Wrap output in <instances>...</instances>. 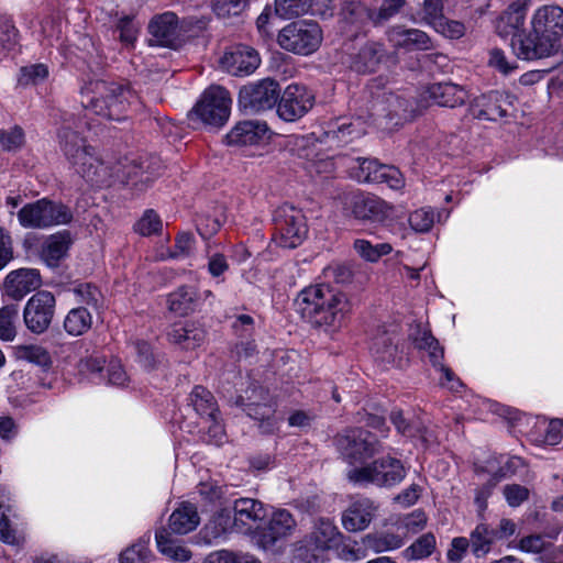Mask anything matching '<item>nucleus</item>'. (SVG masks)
Segmentation results:
<instances>
[{"label": "nucleus", "mask_w": 563, "mask_h": 563, "mask_svg": "<svg viewBox=\"0 0 563 563\" xmlns=\"http://www.w3.org/2000/svg\"><path fill=\"white\" fill-rule=\"evenodd\" d=\"M280 95L279 85L273 79H263L243 86L239 92L240 106L250 112H261L273 109Z\"/></svg>", "instance_id": "obj_13"}, {"label": "nucleus", "mask_w": 563, "mask_h": 563, "mask_svg": "<svg viewBox=\"0 0 563 563\" xmlns=\"http://www.w3.org/2000/svg\"><path fill=\"white\" fill-rule=\"evenodd\" d=\"M42 285L41 274L35 268H19L10 272L3 282L4 294L13 300H21Z\"/></svg>", "instance_id": "obj_24"}, {"label": "nucleus", "mask_w": 563, "mask_h": 563, "mask_svg": "<svg viewBox=\"0 0 563 563\" xmlns=\"http://www.w3.org/2000/svg\"><path fill=\"white\" fill-rule=\"evenodd\" d=\"M530 24L529 31L521 30L511 37L514 54L523 60H536L556 53L563 37V9L542 5L533 13Z\"/></svg>", "instance_id": "obj_1"}, {"label": "nucleus", "mask_w": 563, "mask_h": 563, "mask_svg": "<svg viewBox=\"0 0 563 563\" xmlns=\"http://www.w3.org/2000/svg\"><path fill=\"white\" fill-rule=\"evenodd\" d=\"M84 126L89 128V123L82 120L74 121L69 118L64 120L58 132L60 150L71 165L81 158V154H87L93 148L80 135Z\"/></svg>", "instance_id": "obj_18"}, {"label": "nucleus", "mask_w": 563, "mask_h": 563, "mask_svg": "<svg viewBox=\"0 0 563 563\" xmlns=\"http://www.w3.org/2000/svg\"><path fill=\"white\" fill-rule=\"evenodd\" d=\"M429 98L441 107L454 108L464 103L465 90L452 82H438L428 88Z\"/></svg>", "instance_id": "obj_33"}, {"label": "nucleus", "mask_w": 563, "mask_h": 563, "mask_svg": "<svg viewBox=\"0 0 563 563\" xmlns=\"http://www.w3.org/2000/svg\"><path fill=\"white\" fill-rule=\"evenodd\" d=\"M225 221L223 207L214 210L213 214L201 213L196 218V228L203 239H209L216 234Z\"/></svg>", "instance_id": "obj_43"}, {"label": "nucleus", "mask_w": 563, "mask_h": 563, "mask_svg": "<svg viewBox=\"0 0 563 563\" xmlns=\"http://www.w3.org/2000/svg\"><path fill=\"white\" fill-rule=\"evenodd\" d=\"M147 549L143 544H134L120 555V563H145Z\"/></svg>", "instance_id": "obj_64"}, {"label": "nucleus", "mask_w": 563, "mask_h": 563, "mask_svg": "<svg viewBox=\"0 0 563 563\" xmlns=\"http://www.w3.org/2000/svg\"><path fill=\"white\" fill-rule=\"evenodd\" d=\"M301 318L314 327L340 325L351 311L345 294L329 284H317L302 289L296 299Z\"/></svg>", "instance_id": "obj_2"}, {"label": "nucleus", "mask_w": 563, "mask_h": 563, "mask_svg": "<svg viewBox=\"0 0 563 563\" xmlns=\"http://www.w3.org/2000/svg\"><path fill=\"white\" fill-rule=\"evenodd\" d=\"M56 300L52 292L41 290L26 302L23 319L26 328L33 333H43L49 327L55 313Z\"/></svg>", "instance_id": "obj_16"}, {"label": "nucleus", "mask_w": 563, "mask_h": 563, "mask_svg": "<svg viewBox=\"0 0 563 563\" xmlns=\"http://www.w3.org/2000/svg\"><path fill=\"white\" fill-rule=\"evenodd\" d=\"M323 32L312 20H298L285 25L278 33L277 42L287 52L307 56L321 45Z\"/></svg>", "instance_id": "obj_8"}, {"label": "nucleus", "mask_w": 563, "mask_h": 563, "mask_svg": "<svg viewBox=\"0 0 563 563\" xmlns=\"http://www.w3.org/2000/svg\"><path fill=\"white\" fill-rule=\"evenodd\" d=\"M79 306L88 308L91 312L98 311L102 305L103 296L100 289L91 283H79L71 288Z\"/></svg>", "instance_id": "obj_39"}, {"label": "nucleus", "mask_w": 563, "mask_h": 563, "mask_svg": "<svg viewBox=\"0 0 563 563\" xmlns=\"http://www.w3.org/2000/svg\"><path fill=\"white\" fill-rule=\"evenodd\" d=\"M406 0H383L378 10H374L372 22L374 25H380L395 16L405 5Z\"/></svg>", "instance_id": "obj_53"}, {"label": "nucleus", "mask_w": 563, "mask_h": 563, "mask_svg": "<svg viewBox=\"0 0 563 563\" xmlns=\"http://www.w3.org/2000/svg\"><path fill=\"white\" fill-rule=\"evenodd\" d=\"M354 249L361 257L368 262H377L382 256L387 255L393 251L389 243H378L374 245L364 239L355 240Z\"/></svg>", "instance_id": "obj_47"}, {"label": "nucleus", "mask_w": 563, "mask_h": 563, "mask_svg": "<svg viewBox=\"0 0 563 563\" xmlns=\"http://www.w3.org/2000/svg\"><path fill=\"white\" fill-rule=\"evenodd\" d=\"M73 240L68 231H62L52 235L43 246L41 256L51 267L57 266L66 255Z\"/></svg>", "instance_id": "obj_34"}, {"label": "nucleus", "mask_w": 563, "mask_h": 563, "mask_svg": "<svg viewBox=\"0 0 563 563\" xmlns=\"http://www.w3.org/2000/svg\"><path fill=\"white\" fill-rule=\"evenodd\" d=\"M276 234L274 243L282 249H296L307 235V225L301 210L284 205L276 209L274 214Z\"/></svg>", "instance_id": "obj_10"}, {"label": "nucleus", "mask_w": 563, "mask_h": 563, "mask_svg": "<svg viewBox=\"0 0 563 563\" xmlns=\"http://www.w3.org/2000/svg\"><path fill=\"white\" fill-rule=\"evenodd\" d=\"M231 98L220 86H211L205 90L199 101L189 112L191 122L200 121L208 125L221 126L230 115Z\"/></svg>", "instance_id": "obj_9"}, {"label": "nucleus", "mask_w": 563, "mask_h": 563, "mask_svg": "<svg viewBox=\"0 0 563 563\" xmlns=\"http://www.w3.org/2000/svg\"><path fill=\"white\" fill-rule=\"evenodd\" d=\"M48 76V68L44 64L24 66L20 69L18 82L21 86L36 85Z\"/></svg>", "instance_id": "obj_52"}, {"label": "nucleus", "mask_w": 563, "mask_h": 563, "mask_svg": "<svg viewBox=\"0 0 563 563\" xmlns=\"http://www.w3.org/2000/svg\"><path fill=\"white\" fill-rule=\"evenodd\" d=\"M390 420L398 432L404 435L416 437L422 432V428L420 426L408 422L399 410L391 411Z\"/></svg>", "instance_id": "obj_61"}, {"label": "nucleus", "mask_w": 563, "mask_h": 563, "mask_svg": "<svg viewBox=\"0 0 563 563\" xmlns=\"http://www.w3.org/2000/svg\"><path fill=\"white\" fill-rule=\"evenodd\" d=\"M258 53L247 45H236L220 58L221 67L232 76H249L260 66Z\"/></svg>", "instance_id": "obj_19"}, {"label": "nucleus", "mask_w": 563, "mask_h": 563, "mask_svg": "<svg viewBox=\"0 0 563 563\" xmlns=\"http://www.w3.org/2000/svg\"><path fill=\"white\" fill-rule=\"evenodd\" d=\"M372 15H374V10H369L360 1L354 0L344 1L340 10L341 21L356 27L362 26L367 20L372 21Z\"/></svg>", "instance_id": "obj_41"}, {"label": "nucleus", "mask_w": 563, "mask_h": 563, "mask_svg": "<svg viewBox=\"0 0 563 563\" xmlns=\"http://www.w3.org/2000/svg\"><path fill=\"white\" fill-rule=\"evenodd\" d=\"M92 325V312L84 307L78 306L68 311L64 319L65 331L74 336L86 333Z\"/></svg>", "instance_id": "obj_35"}, {"label": "nucleus", "mask_w": 563, "mask_h": 563, "mask_svg": "<svg viewBox=\"0 0 563 563\" xmlns=\"http://www.w3.org/2000/svg\"><path fill=\"white\" fill-rule=\"evenodd\" d=\"M515 98L504 91H490L475 98L468 107V115L479 121H498L509 114Z\"/></svg>", "instance_id": "obj_17"}, {"label": "nucleus", "mask_w": 563, "mask_h": 563, "mask_svg": "<svg viewBox=\"0 0 563 563\" xmlns=\"http://www.w3.org/2000/svg\"><path fill=\"white\" fill-rule=\"evenodd\" d=\"M200 518L197 508L190 503H183L168 519V529L161 528L155 533L158 551L177 562L190 560L191 553L186 548L176 544L170 533L186 534L197 528Z\"/></svg>", "instance_id": "obj_4"}, {"label": "nucleus", "mask_w": 563, "mask_h": 563, "mask_svg": "<svg viewBox=\"0 0 563 563\" xmlns=\"http://www.w3.org/2000/svg\"><path fill=\"white\" fill-rule=\"evenodd\" d=\"M207 331L194 321L175 323L167 332L168 341L181 350H195L206 341Z\"/></svg>", "instance_id": "obj_26"}, {"label": "nucleus", "mask_w": 563, "mask_h": 563, "mask_svg": "<svg viewBox=\"0 0 563 563\" xmlns=\"http://www.w3.org/2000/svg\"><path fill=\"white\" fill-rule=\"evenodd\" d=\"M342 539L343 534L330 519L319 518L310 533L300 541L298 556L306 563H322L328 552L336 549Z\"/></svg>", "instance_id": "obj_6"}, {"label": "nucleus", "mask_w": 563, "mask_h": 563, "mask_svg": "<svg viewBox=\"0 0 563 563\" xmlns=\"http://www.w3.org/2000/svg\"><path fill=\"white\" fill-rule=\"evenodd\" d=\"M371 352L380 363H391L395 361L397 354V345L390 334L383 332L373 339Z\"/></svg>", "instance_id": "obj_42"}, {"label": "nucleus", "mask_w": 563, "mask_h": 563, "mask_svg": "<svg viewBox=\"0 0 563 563\" xmlns=\"http://www.w3.org/2000/svg\"><path fill=\"white\" fill-rule=\"evenodd\" d=\"M16 216L25 229H47L73 220V212L66 205L47 198L24 205Z\"/></svg>", "instance_id": "obj_7"}, {"label": "nucleus", "mask_w": 563, "mask_h": 563, "mask_svg": "<svg viewBox=\"0 0 563 563\" xmlns=\"http://www.w3.org/2000/svg\"><path fill=\"white\" fill-rule=\"evenodd\" d=\"M202 295L192 286H180L169 294L167 302L170 311L188 316L199 309Z\"/></svg>", "instance_id": "obj_31"}, {"label": "nucleus", "mask_w": 563, "mask_h": 563, "mask_svg": "<svg viewBox=\"0 0 563 563\" xmlns=\"http://www.w3.org/2000/svg\"><path fill=\"white\" fill-rule=\"evenodd\" d=\"M190 402L196 412L206 419H213L219 409L213 395L202 386H196L190 393Z\"/></svg>", "instance_id": "obj_37"}, {"label": "nucleus", "mask_w": 563, "mask_h": 563, "mask_svg": "<svg viewBox=\"0 0 563 563\" xmlns=\"http://www.w3.org/2000/svg\"><path fill=\"white\" fill-rule=\"evenodd\" d=\"M133 98L129 88L104 80H91L80 91V103L85 109L114 121L126 118Z\"/></svg>", "instance_id": "obj_3"}, {"label": "nucleus", "mask_w": 563, "mask_h": 563, "mask_svg": "<svg viewBox=\"0 0 563 563\" xmlns=\"http://www.w3.org/2000/svg\"><path fill=\"white\" fill-rule=\"evenodd\" d=\"M434 223V212L428 208H421L409 216V224L416 232H428Z\"/></svg>", "instance_id": "obj_56"}, {"label": "nucleus", "mask_w": 563, "mask_h": 563, "mask_svg": "<svg viewBox=\"0 0 563 563\" xmlns=\"http://www.w3.org/2000/svg\"><path fill=\"white\" fill-rule=\"evenodd\" d=\"M24 144V132L22 128L14 125L9 130H0V145L2 150L16 151Z\"/></svg>", "instance_id": "obj_55"}, {"label": "nucleus", "mask_w": 563, "mask_h": 563, "mask_svg": "<svg viewBox=\"0 0 563 563\" xmlns=\"http://www.w3.org/2000/svg\"><path fill=\"white\" fill-rule=\"evenodd\" d=\"M236 405L243 407L249 417L261 421L260 428H263L264 432L273 431L275 422L272 419L274 411L271 406L255 401L245 402L242 396L236 399Z\"/></svg>", "instance_id": "obj_38"}, {"label": "nucleus", "mask_w": 563, "mask_h": 563, "mask_svg": "<svg viewBox=\"0 0 563 563\" xmlns=\"http://www.w3.org/2000/svg\"><path fill=\"white\" fill-rule=\"evenodd\" d=\"M437 545L435 537L432 532H427L420 536L410 547L404 552L407 560H421L430 556Z\"/></svg>", "instance_id": "obj_45"}, {"label": "nucleus", "mask_w": 563, "mask_h": 563, "mask_svg": "<svg viewBox=\"0 0 563 563\" xmlns=\"http://www.w3.org/2000/svg\"><path fill=\"white\" fill-rule=\"evenodd\" d=\"M148 166H145L144 161H129L123 165L118 166L114 169V177L121 181H134L140 178V181L146 183L150 180V176L147 175Z\"/></svg>", "instance_id": "obj_44"}, {"label": "nucleus", "mask_w": 563, "mask_h": 563, "mask_svg": "<svg viewBox=\"0 0 563 563\" xmlns=\"http://www.w3.org/2000/svg\"><path fill=\"white\" fill-rule=\"evenodd\" d=\"M529 0H516L499 16L496 24L497 32L503 35H516L523 26Z\"/></svg>", "instance_id": "obj_30"}, {"label": "nucleus", "mask_w": 563, "mask_h": 563, "mask_svg": "<svg viewBox=\"0 0 563 563\" xmlns=\"http://www.w3.org/2000/svg\"><path fill=\"white\" fill-rule=\"evenodd\" d=\"M415 347L419 351H424L428 354L430 363L437 367L441 365L444 351L440 346L439 341L428 330H418L413 338Z\"/></svg>", "instance_id": "obj_40"}, {"label": "nucleus", "mask_w": 563, "mask_h": 563, "mask_svg": "<svg viewBox=\"0 0 563 563\" xmlns=\"http://www.w3.org/2000/svg\"><path fill=\"white\" fill-rule=\"evenodd\" d=\"M358 178L366 183L386 184L391 189H400L404 186V177L398 168L385 165L377 159L358 158Z\"/></svg>", "instance_id": "obj_23"}, {"label": "nucleus", "mask_w": 563, "mask_h": 563, "mask_svg": "<svg viewBox=\"0 0 563 563\" xmlns=\"http://www.w3.org/2000/svg\"><path fill=\"white\" fill-rule=\"evenodd\" d=\"M297 522L286 509L274 511L267 525L258 531V544L268 550L275 544L292 534Z\"/></svg>", "instance_id": "obj_20"}, {"label": "nucleus", "mask_w": 563, "mask_h": 563, "mask_svg": "<svg viewBox=\"0 0 563 563\" xmlns=\"http://www.w3.org/2000/svg\"><path fill=\"white\" fill-rule=\"evenodd\" d=\"M470 548L471 545L467 538H453L450 544V549L446 552V559L449 563H462V560Z\"/></svg>", "instance_id": "obj_60"}, {"label": "nucleus", "mask_w": 563, "mask_h": 563, "mask_svg": "<svg viewBox=\"0 0 563 563\" xmlns=\"http://www.w3.org/2000/svg\"><path fill=\"white\" fill-rule=\"evenodd\" d=\"M312 0H275V13L282 19H294L307 13Z\"/></svg>", "instance_id": "obj_46"}, {"label": "nucleus", "mask_w": 563, "mask_h": 563, "mask_svg": "<svg viewBox=\"0 0 563 563\" xmlns=\"http://www.w3.org/2000/svg\"><path fill=\"white\" fill-rule=\"evenodd\" d=\"M77 174L93 186H108L114 177V169L106 165L97 155L95 148L73 165Z\"/></svg>", "instance_id": "obj_25"}, {"label": "nucleus", "mask_w": 563, "mask_h": 563, "mask_svg": "<svg viewBox=\"0 0 563 563\" xmlns=\"http://www.w3.org/2000/svg\"><path fill=\"white\" fill-rule=\"evenodd\" d=\"M515 532L516 523L507 518L501 519L496 528L481 522L470 533L471 551L477 559L485 558L495 542L508 539Z\"/></svg>", "instance_id": "obj_14"}, {"label": "nucleus", "mask_w": 563, "mask_h": 563, "mask_svg": "<svg viewBox=\"0 0 563 563\" xmlns=\"http://www.w3.org/2000/svg\"><path fill=\"white\" fill-rule=\"evenodd\" d=\"M346 476L354 484L389 488L402 482L406 468L400 460L386 455L351 468Z\"/></svg>", "instance_id": "obj_5"}, {"label": "nucleus", "mask_w": 563, "mask_h": 563, "mask_svg": "<svg viewBox=\"0 0 563 563\" xmlns=\"http://www.w3.org/2000/svg\"><path fill=\"white\" fill-rule=\"evenodd\" d=\"M115 31L119 32V40L125 46H133L137 38L140 25L133 15H124L119 19Z\"/></svg>", "instance_id": "obj_50"}, {"label": "nucleus", "mask_w": 563, "mask_h": 563, "mask_svg": "<svg viewBox=\"0 0 563 563\" xmlns=\"http://www.w3.org/2000/svg\"><path fill=\"white\" fill-rule=\"evenodd\" d=\"M211 562L218 563H262L257 558L249 553L220 551L210 556Z\"/></svg>", "instance_id": "obj_59"}, {"label": "nucleus", "mask_w": 563, "mask_h": 563, "mask_svg": "<svg viewBox=\"0 0 563 563\" xmlns=\"http://www.w3.org/2000/svg\"><path fill=\"white\" fill-rule=\"evenodd\" d=\"M391 211L389 205L373 195L356 197L352 206V213L356 219L373 222H384L390 217Z\"/></svg>", "instance_id": "obj_28"}, {"label": "nucleus", "mask_w": 563, "mask_h": 563, "mask_svg": "<svg viewBox=\"0 0 563 563\" xmlns=\"http://www.w3.org/2000/svg\"><path fill=\"white\" fill-rule=\"evenodd\" d=\"M427 515L424 511L417 509L401 519V525L409 533H418L427 526Z\"/></svg>", "instance_id": "obj_62"}, {"label": "nucleus", "mask_w": 563, "mask_h": 563, "mask_svg": "<svg viewBox=\"0 0 563 563\" xmlns=\"http://www.w3.org/2000/svg\"><path fill=\"white\" fill-rule=\"evenodd\" d=\"M378 506L368 497L352 498L342 512V526L346 531L358 532L365 530L376 516Z\"/></svg>", "instance_id": "obj_21"}, {"label": "nucleus", "mask_w": 563, "mask_h": 563, "mask_svg": "<svg viewBox=\"0 0 563 563\" xmlns=\"http://www.w3.org/2000/svg\"><path fill=\"white\" fill-rule=\"evenodd\" d=\"M11 516H13L11 506L0 500V540L8 544H16L18 531L11 521Z\"/></svg>", "instance_id": "obj_49"}, {"label": "nucleus", "mask_w": 563, "mask_h": 563, "mask_svg": "<svg viewBox=\"0 0 563 563\" xmlns=\"http://www.w3.org/2000/svg\"><path fill=\"white\" fill-rule=\"evenodd\" d=\"M434 27L444 36L451 38H460L465 33V26L462 22L448 20L445 18L440 19Z\"/></svg>", "instance_id": "obj_63"}, {"label": "nucleus", "mask_w": 563, "mask_h": 563, "mask_svg": "<svg viewBox=\"0 0 563 563\" xmlns=\"http://www.w3.org/2000/svg\"><path fill=\"white\" fill-rule=\"evenodd\" d=\"M233 526L240 531L251 530L266 517V510L260 500L239 498L233 504Z\"/></svg>", "instance_id": "obj_27"}, {"label": "nucleus", "mask_w": 563, "mask_h": 563, "mask_svg": "<svg viewBox=\"0 0 563 563\" xmlns=\"http://www.w3.org/2000/svg\"><path fill=\"white\" fill-rule=\"evenodd\" d=\"M162 222L159 217L153 211L147 210L135 224V230L140 234L147 236L161 230Z\"/></svg>", "instance_id": "obj_58"}, {"label": "nucleus", "mask_w": 563, "mask_h": 563, "mask_svg": "<svg viewBox=\"0 0 563 563\" xmlns=\"http://www.w3.org/2000/svg\"><path fill=\"white\" fill-rule=\"evenodd\" d=\"M504 497L510 507H519L528 500L530 492L526 486L519 484H508L503 488Z\"/></svg>", "instance_id": "obj_57"}, {"label": "nucleus", "mask_w": 563, "mask_h": 563, "mask_svg": "<svg viewBox=\"0 0 563 563\" xmlns=\"http://www.w3.org/2000/svg\"><path fill=\"white\" fill-rule=\"evenodd\" d=\"M268 128L260 121L239 122L228 134L229 145L246 146L254 145L267 137Z\"/></svg>", "instance_id": "obj_29"}, {"label": "nucleus", "mask_w": 563, "mask_h": 563, "mask_svg": "<svg viewBox=\"0 0 563 563\" xmlns=\"http://www.w3.org/2000/svg\"><path fill=\"white\" fill-rule=\"evenodd\" d=\"M363 543L367 549L380 553L401 548L404 539L397 533L383 531L366 534L363 539Z\"/></svg>", "instance_id": "obj_36"}, {"label": "nucleus", "mask_w": 563, "mask_h": 563, "mask_svg": "<svg viewBox=\"0 0 563 563\" xmlns=\"http://www.w3.org/2000/svg\"><path fill=\"white\" fill-rule=\"evenodd\" d=\"M19 309L16 305H7L0 309V339L12 341L15 338V322Z\"/></svg>", "instance_id": "obj_48"}, {"label": "nucleus", "mask_w": 563, "mask_h": 563, "mask_svg": "<svg viewBox=\"0 0 563 563\" xmlns=\"http://www.w3.org/2000/svg\"><path fill=\"white\" fill-rule=\"evenodd\" d=\"M277 113L286 122L301 119L313 107L314 95L303 85L291 84L279 95Z\"/></svg>", "instance_id": "obj_15"}, {"label": "nucleus", "mask_w": 563, "mask_h": 563, "mask_svg": "<svg viewBox=\"0 0 563 563\" xmlns=\"http://www.w3.org/2000/svg\"><path fill=\"white\" fill-rule=\"evenodd\" d=\"M388 40L395 47L406 49H429L431 41L429 36L417 29H404L402 26H394L388 33Z\"/></svg>", "instance_id": "obj_32"}, {"label": "nucleus", "mask_w": 563, "mask_h": 563, "mask_svg": "<svg viewBox=\"0 0 563 563\" xmlns=\"http://www.w3.org/2000/svg\"><path fill=\"white\" fill-rule=\"evenodd\" d=\"M19 355L20 358L34 363L41 367H47L52 363L48 352L38 345L22 346L19 350Z\"/></svg>", "instance_id": "obj_54"}, {"label": "nucleus", "mask_w": 563, "mask_h": 563, "mask_svg": "<svg viewBox=\"0 0 563 563\" xmlns=\"http://www.w3.org/2000/svg\"><path fill=\"white\" fill-rule=\"evenodd\" d=\"M335 443L343 459L351 465H363L367 459L382 450L377 438L362 428L351 429L338 435Z\"/></svg>", "instance_id": "obj_11"}, {"label": "nucleus", "mask_w": 563, "mask_h": 563, "mask_svg": "<svg viewBox=\"0 0 563 563\" xmlns=\"http://www.w3.org/2000/svg\"><path fill=\"white\" fill-rule=\"evenodd\" d=\"M388 58L385 45L375 41H367L350 55V68L357 74H371Z\"/></svg>", "instance_id": "obj_22"}, {"label": "nucleus", "mask_w": 563, "mask_h": 563, "mask_svg": "<svg viewBox=\"0 0 563 563\" xmlns=\"http://www.w3.org/2000/svg\"><path fill=\"white\" fill-rule=\"evenodd\" d=\"M247 0H213L212 10L221 19L240 15L246 8Z\"/></svg>", "instance_id": "obj_51"}, {"label": "nucleus", "mask_w": 563, "mask_h": 563, "mask_svg": "<svg viewBox=\"0 0 563 563\" xmlns=\"http://www.w3.org/2000/svg\"><path fill=\"white\" fill-rule=\"evenodd\" d=\"M148 44L151 46H162L167 48H177L180 46L183 35L187 32L185 21L180 22L174 12H164L152 18L148 23Z\"/></svg>", "instance_id": "obj_12"}]
</instances>
